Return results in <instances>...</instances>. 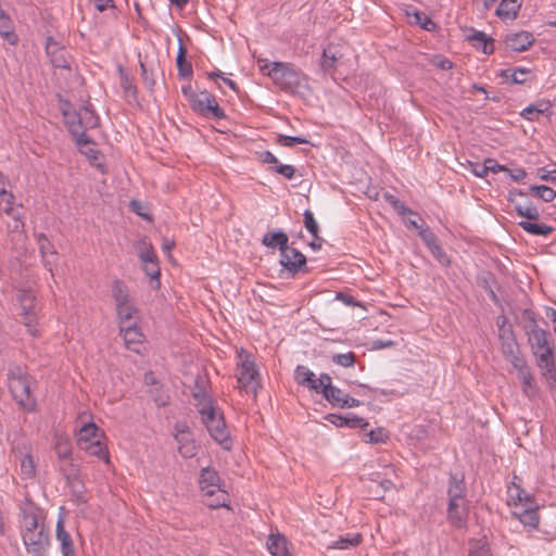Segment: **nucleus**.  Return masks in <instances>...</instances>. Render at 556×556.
Segmentation results:
<instances>
[{"instance_id": "nucleus-16", "label": "nucleus", "mask_w": 556, "mask_h": 556, "mask_svg": "<svg viewBox=\"0 0 556 556\" xmlns=\"http://www.w3.org/2000/svg\"><path fill=\"white\" fill-rule=\"evenodd\" d=\"M325 419L339 428L348 427L352 429H364L368 426V422L363 417H359L352 413H349L344 416L338 414H328L325 416Z\"/></svg>"}, {"instance_id": "nucleus-15", "label": "nucleus", "mask_w": 556, "mask_h": 556, "mask_svg": "<svg viewBox=\"0 0 556 556\" xmlns=\"http://www.w3.org/2000/svg\"><path fill=\"white\" fill-rule=\"evenodd\" d=\"M466 40L469 41L473 48L481 50L484 54H491L494 52L493 39L481 30L468 28L466 33Z\"/></svg>"}, {"instance_id": "nucleus-34", "label": "nucleus", "mask_w": 556, "mask_h": 556, "mask_svg": "<svg viewBox=\"0 0 556 556\" xmlns=\"http://www.w3.org/2000/svg\"><path fill=\"white\" fill-rule=\"evenodd\" d=\"M520 522L527 527L536 529L539 526V515L536 508L531 506H526L521 508L519 511L514 513Z\"/></svg>"}, {"instance_id": "nucleus-61", "label": "nucleus", "mask_w": 556, "mask_h": 556, "mask_svg": "<svg viewBox=\"0 0 556 556\" xmlns=\"http://www.w3.org/2000/svg\"><path fill=\"white\" fill-rule=\"evenodd\" d=\"M130 210L143 219L151 220V215L147 212V207L143 203L138 200H131L129 202Z\"/></svg>"}, {"instance_id": "nucleus-50", "label": "nucleus", "mask_w": 556, "mask_h": 556, "mask_svg": "<svg viewBox=\"0 0 556 556\" xmlns=\"http://www.w3.org/2000/svg\"><path fill=\"white\" fill-rule=\"evenodd\" d=\"M315 383L309 386V390L323 395L327 391L328 387H333L331 383V377L328 374H321L319 378L315 377Z\"/></svg>"}, {"instance_id": "nucleus-64", "label": "nucleus", "mask_w": 556, "mask_h": 556, "mask_svg": "<svg viewBox=\"0 0 556 556\" xmlns=\"http://www.w3.org/2000/svg\"><path fill=\"white\" fill-rule=\"evenodd\" d=\"M542 110L534 108L533 104L528 105L520 112V116L527 121L534 122L539 118Z\"/></svg>"}, {"instance_id": "nucleus-13", "label": "nucleus", "mask_w": 556, "mask_h": 556, "mask_svg": "<svg viewBox=\"0 0 556 556\" xmlns=\"http://www.w3.org/2000/svg\"><path fill=\"white\" fill-rule=\"evenodd\" d=\"M46 53L53 67L62 70L70 68L65 48L51 36L46 40Z\"/></svg>"}, {"instance_id": "nucleus-31", "label": "nucleus", "mask_w": 556, "mask_h": 556, "mask_svg": "<svg viewBox=\"0 0 556 556\" xmlns=\"http://www.w3.org/2000/svg\"><path fill=\"white\" fill-rule=\"evenodd\" d=\"M121 87L124 97L128 102L137 101V87L134 85L130 76L124 71L123 66H118Z\"/></svg>"}, {"instance_id": "nucleus-51", "label": "nucleus", "mask_w": 556, "mask_h": 556, "mask_svg": "<svg viewBox=\"0 0 556 556\" xmlns=\"http://www.w3.org/2000/svg\"><path fill=\"white\" fill-rule=\"evenodd\" d=\"M531 191L545 202H552L556 198V191L547 186H531Z\"/></svg>"}, {"instance_id": "nucleus-48", "label": "nucleus", "mask_w": 556, "mask_h": 556, "mask_svg": "<svg viewBox=\"0 0 556 556\" xmlns=\"http://www.w3.org/2000/svg\"><path fill=\"white\" fill-rule=\"evenodd\" d=\"M138 256L142 264L157 261V256L155 254V251H154L152 244L148 243L146 241L141 242V247L139 248Z\"/></svg>"}, {"instance_id": "nucleus-12", "label": "nucleus", "mask_w": 556, "mask_h": 556, "mask_svg": "<svg viewBox=\"0 0 556 556\" xmlns=\"http://www.w3.org/2000/svg\"><path fill=\"white\" fill-rule=\"evenodd\" d=\"M501 345L505 358L515 367V364L525 362V357L520 353L519 345L515 339L513 330H502Z\"/></svg>"}, {"instance_id": "nucleus-3", "label": "nucleus", "mask_w": 556, "mask_h": 556, "mask_svg": "<svg viewBox=\"0 0 556 556\" xmlns=\"http://www.w3.org/2000/svg\"><path fill=\"white\" fill-rule=\"evenodd\" d=\"M105 434L94 422H88L77 432V445L91 456L109 462V451L104 443Z\"/></svg>"}, {"instance_id": "nucleus-46", "label": "nucleus", "mask_w": 556, "mask_h": 556, "mask_svg": "<svg viewBox=\"0 0 556 556\" xmlns=\"http://www.w3.org/2000/svg\"><path fill=\"white\" fill-rule=\"evenodd\" d=\"M348 394L344 393L341 389L337 387H328L327 391L323 395L326 401H328L332 406L341 407L342 402L344 401V396Z\"/></svg>"}, {"instance_id": "nucleus-17", "label": "nucleus", "mask_w": 556, "mask_h": 556, "mask_svg": "<svg viewBox=\"0 0 556 556\" xmlns=\"http://www.w3.org/2000/svg\"><path fill=\"white\" fill-rule=\"evenodd\" d=\"M534 42L533 35L529 31L513 33L506 35V47L515 52L528 50Z\"/></svg>"}, {"instance_id": "nucleus-42", "label": "nucleus", "mask_w": 556, "mask_h": 556, "mask_svg": "<svg viewBox=\"0 0 556 556\" xmlns=\"http://www.w3.org/2000/svg\"><path fill=\"white\" fill-rule=\"evenodd\" d=\"M8 232L11 235L12 242H18L25 237L24 218L7 222Z\"/></svg>"}, {"instance_id": "nucleus-27", "label": "nucleus", "mask_w": 556, "mask_h": 556, "mask_svg": "<svg viewBox=\"0 0 556 556\" xmlns=\"http://www.w3.org/2000/svg\"><path fill=\"white\" fill-rule=\"evenodd\" d=\"M116 313L119 327L129 324H138L139 321V312L130 302L124 305H118L116 307Z\"/></svg>"}, {"instance_id": "nucleus-1", "label": "nucleus", "mask_w": 556, "mask_h": 556, "mask_svg": "<svg viewBox=\"0 0 556 556\" xmlns=\"http://www.w3.org/2000/svg\"><path fill=\"white\" fill-rule=\"evenodd\" d=\"M260 71L283 92L295 94L308 88L306 75L292 63L257 60Z\"/></svg>"}, {"instance_id": "nucleus-49", "label": "nucleus", "mask_w": 556, "mask_h": 556, "mask_svg": "<svg viewBox=\"0 0 556 556\" xmlns=\"http://www.w3.org/2000/svg\"><path fill=\"white\" fill-rule=\"evenodd\" d=\"M515 211L519 216L526 217L530 220H536L540 217L538 208L531 203L527 205L515 204Z\"/></svg>"}, {"instance_id": "nucleus-60", "label": "nucleus", "mask_w": 556, "mask_h": 556, "mask_svg": "<svg viewBox=\"0 0 556 556\" xmlns=\"http://www.w3.org/2000/svg\"><path fill=\"white\" fill-rule=\"evenodd\" d=\"M521 317H522V320L525 323H527V325H525V328L528 331H530L531 329H534L535 327H539L538 321H536V315L531 308H525L521 312Z\"/></svg>"}, {"instance_id": "nucleus-39", "label": "nucleus", "mask_w": 556, "mask_h": 556, "mask_svg": "<svg viewBox=\"0 0 556 556\" xmlns=\"http://www.w3.org/2000/svg\"><path fill=\"white\" fill-rule=\"evenodd\" d=\"M518 226L525 231L535 236H548L554 231L553 227L548 225L531 223L528 220L519 222Z\"/></svg>"}, {"instance_id": "nucleus-29", "label": "nucleus", "mask_w": 556, "mask_h": 556, "mask_svg": "<svg viewBox=\"0 0 556 556\" xmlns=\"http://www.w3.org/2000/svg\"><path fill=\"white\" fill-rule=\"evenodd\" d=\"M35 383V379L28 375V380L25 383L24 387V394L18 400V405L27 410V412H34L37 406L36 399L33 394V386Z\"/></svg>"}, {"instance_id": "nucleus-37", "label": "nucleus", "mask_w": 556, "mask_h": 556, "mask_svg": "<svg viewBox=\"0 0 556 556\" xmlns=\"http://www.w3.org/2000/svg\"><path fill=\"white\" fill-rule=\"evenodd\" d=\"M178 444V452L184 458H191L195 456L198 446L191 434L176 439Z\"/></svg>"}, {"instance_id": "nucleus-52", "label": "nucleus", "mask_w": 556, "mask_h": 556, "mask_svg": "<svg viewBox=\"0 0 556 556\" xmlns=\"http://www.w3.org/2000/svg\"><path fill=\"white\" fill-rule=\"evenodd\" d=\"M331 361L342 367H352L355 364L356 355L353 352L333 354Z\"/></svg>"}, {"instance_id": "nucleus-7", "label": "nucleus", "mask_w": 556, "mask_h": 556, "mask_svg": "<svg viewBox=\"0 0 556 556\" xmlns=\"http://www.w3.org/2000/svg\"><path fill=\"white\" fill-rule=\"evenodd\" d=\"M66 105L67 108L62 109V114L64 116L65 125L74 137L76 144L79 148L90 144L92 140L87 135V130L89 129L85 128V122H83V115L79 109L76 111L72 110L68 103Z\"/></svg>"}, {"instance_id": "nucleus-22", "label": "nucleus", "mask_w": 556, "mask_h": 556, "mask_svg": "<svg viewBox=\"0 0 556 556\" xmlns=\"http://www.w3.org/2000/svg\"><path fill=\"white\" fill-rule=\"evenodd\" d=\"M343 58L338 46L329 45L324 49L320 60V68L324 73L330 74L337 68L338 62Z\"/></svg>"}, {"instance_id": "nucleus-23", "label": "nucleus", "mask_w": 556, "mask_h": 556, "mask_svg": "<svg viewBox=\"0 0 556 556\" xmlns=\"http://www.w3.org/2000/svg\"><path fill=\"white\" fill-rule=\"evenodd\" d=\"M56 540L61 544V552L63 556H76L74 543L71 534L64 528V521L62 518L58 519L55 529Z\"/></svg>"}, {"instance_id": "nucleus-55", "label": "nucleus", "mask_w": 556, "mask_h": 556, "mask_svg": "<svg viewBox=\"0 0 556 556\" xmlns=\"http://www.w3.org/2000/svg\"><path fill=\"white\" fill-rule=\"evenodd\" d=\"M142 269L146 273V275L151 278L152 281H156V287H159L160 286V275H161L159 262L156 261V262L146 263V264H143Z\"/></svg>"}, {"instance_id": "nucleus-4", "label": "nucleus", "mask_w": 556, "mask_h": 556, "mask_svg": "<svg viewBox=\"0 0 556 556\" xmlns=\"http://www.w3.org/2000/svg\"><path fill=\"white\" fill-rule=\"evenodd\" d=\"M199 414L201 416L202 424L207 429L210 435L225 450H230L232 441L227 429L224 414L218 407L206 406L200 407Z\"/></svg>"}, {"instance_id": "nucleus-19", "label": "nucleus", "mask_w": 556, "mask_h": 556, "mask_svg": "<svg viewBox=\"0 0 556 556\" xmlns=\"http://www.w3.org/2000/svg\"><path fill=\"white\" fill-rule=\"evenodd\" d=\"M206 379L202 376H198L194 380L192 388V396L197 401L198 409L200 407L215 406L214 399L206 391Z\"/></svg>"}, {"instance_id": "nucleus-40", "label": "nucleus", "mask_w": 556, "mask_h": 556, "mask_svg": "<svg viewBox=\"0 0 556 556\" xmlns=\"http://www.w3.org/2000/svg\"><path fill=\"white\" fill-rule=\"evenodd\" d=\"M294 379L298 384L309 389V386L315 383V374L306 366L298 365L294 370Z\"/></svg>"}, {"instance_id": "nucleus-30", "label": "nucleus", "mask_w": 556, "mask_h": 556, "mask_svg": "<svg viewBox=\"0 0 556 556\" xmlns=\"http://www.w3.org/2000/svg\"><path fill=\"white\" fill-rule=\"evenodd\" d=\"M287 539L280 534H271L267 540V548L273 556H289Z\"/></svg>"}, {"instance_id": "nucleus-36", "label": "nucleus", "mask_w": 556, "mask_h": 556, "mask_svg": "<svg viewBox=\"0 0 556 556\" xmlns=\"http://www.w3.org/2000/svg\"><path fill=\"white\" fill-rule=\"evenodd\" d=\"M112 296L115 301L116 307L118 305H124L130 302L129 291L127 286L121 281L115 280L112 286Z\"/></svg>"}, {"instance_id": "nucleus-33", "label": "nucleus", "mask_w": 556, "mask_h": 556, "mask_svg": "<svg viewBox=\"0 0 556 556\" xmlns=\"http://www.w3.org/2000/svg\"><path fill=\"white\" fill-rule=\"evenodd\" d=\"M530 73L529 68L526 67H515V68H506L502 70L498 74L500 77L505 80H509L511 84H523L527 80V75Z\"/></svg>"}, {"instance_id": "nucleus-32", "label": "nucleus", "mask_w": 556, "mask_h": 556, "mask_svg": "<svg viewBox=\"0 0 556 556\" xmlns=\"http://www.w3.org/2000/svg\"><path fill=\"white\" fill-rule=\"evenodd\" d=\"M521 7V1L516 0H501L497 9L496 15L501 18H510L514 20L518 15V11Z\"/></svg>"}, {"instance_id": "nucleus-41", "label": "nucleus", "mask_w": 556, "mask_h": 556, "mask_svg": "<svg viewBox=\"0 0 556 556\" xmlns=\"http://www.w3.org/2000/svg\"><path fill=\"white\" fill-rule=\"evenodd\" d=\"M0 36L10 45H15L17 42V36L12 30L11 20L7 14L0 15Z\"/></svg>"}, {"instance_id": "nucleus-59", "label": "nucleus", "mask_w": 556, "mask_h": 556, "mask_svg": "<svg viewBox=\"0 0 556 556\" xmlns=\"http://www.w3.org/2000/svg\"><path fill=\"white\" fill-rule=\"evenodd\" d=\"M58 258H59V255H58L56 251L52 252L50 254L41 255L42 264H43L45 268L51 274L52 278L54 277L53 268L55 267V265L58 263Z\"/></svg>"}, {"instance_id": "nucleus-62", "label": "nucleus", "mask_w": 556, "mask_h": 556, "mask_svg": "<svg viewBox=\"0 0 556 556\" xmlns=\"http://www.w3.org/2000/svg\"><path fill=\"white\" fill-rule=\"evenodd\" d=\"M270 170L282 175L287 179H292L295 174V168L292 165L288 164H276L275 166L270 167Z\"/></svg>"}, {"instance_id": "nucleus-63", "label": "nucleus", "mask_w": 556, "mask_h": 556, "mask_svg": "<svg viewBox=\"0 0 556 556\" xmlns=\"http://www.w3.org/2000/svg\"><path fill=\"white\" fill-rule=\"evenodd\" d=\"M469 556H493L486 542H477L470 549Z\"/></svg>"}, {"instance_id": "nucleus-44", "label": "nucleus", "mask_w": 556, "mask_h": 556, "mask_svg": "<svg viewBox=\"0 0 556 556\" xmlns=\"http://www.w3.org/2000/svg\"><path fill=\"white\" fill-rule=\"evenodd\" d=\"M383 199L388 202L393 210L401 216L412 215L413 211L407 207L402 201H400L395 195L390 192L383 193Z\"/></svg>"}, {"instance_id": "nucleus-38", "label": "nucleus", "mask_w": 556, "mask_h": 556, "mask_svg": "<svg viewBox=\"0 0 556 556\" xmlns=\"http://www.w3.org/2000/svg\"><path fill=\"white\" fill-rule=\"evenodd\" d=\"M362 542L361 533H348L333 541L330 545L331 548L348 549L357 546Z\"/></svg>"}, {"instance_id": "nucleus-6", "label": "nucleus", "mask_w": 556, "mask_h": 556, "mask_svg": "<svg viewBox=\"0 0 556 556\" xmlns=\"http://www.w3.org/2000/svg\"><path fill=\"white\" fill-rule=\"evenodd\" d=\"M18 302L21 306V317L25 325L27 332L33 337L38 333L37 321H38V305L36 296L31 291L23 290L18 294Z\"/></svg>"}, {"instance_id": "nucleus-10", "label": "nucleus", "mask_w": 556, "mask_h": 556, "mask_svg": "<svg viewBox=\"0 0 556 556\" xmlns=\"http://www.w3.org/2000/svg\"><path fill=\"white\" fill-rule=\"evenodd\" d=\"M26 552L30 556H47L50 547V533L47 527L22 535Z\"/></svg>"}, {"instance_id": "nucleus-53", "label": "nucleus", "mask_w": 556, "mask_h": 556, "mask_svg": "<svg viewBox=\"0 0 556 556\" xmlns=\"http://www.w3.org/2000/svg\"><path fill=\"white\" fill-rule=\"evenodd\" d=\"M303 216L305 228L314 238H317V233H319V226L314 217V214L312 213V211L305 210Z\"/></svg>"}, {"instance_id": "nucleus-47", "label": "nucleus", "mask_w": 556, "mask_h": 556, "mask_svg": "<svg viewBox=\"0 0 556 556\" xmlns=\"http://www.w3.org/2000/svg\"><path fill=\"white\" fill-rule=\"evenodd\" d=\"M21 475L25 479L33 478L36 473L35 463L29 454H25L20 459Z\"/></svg>"}, {"instance_id": "nucleus-11", "label": "nucleus", "mask_w": 556, "mask_h": 556, "mask_svg": "<svg viewBox=\"0 0 556 556\" xmlns=\"http://www.w3.org/2000/svg\"><path fill=\"white\" fill-rule=\"evenodd\" d=\"M528 334L529 342L532 345V349H536L538 352L540 353L539 359L542 363H548L553 357V350L548 345L547 331L539 327H535L534 329L528 331Z\"/></svg>"}, {"instance_id": "nucleus-54", "label": "nucleus", "mask_w": 556, "mask_h": 556, "mask_svg": "<svg viewBox=\"0 0 556 556\" xmlns=\"http://www.w3.org/2000/svg\"><path fill=\"white\" fill-rule=\"evenodd\" d=\"M276 141L282 147H294L295 144L308 143V140L304 137L287 135H278Z\"/></svg>"}, {"instance_id": "nucleus-25", "label": "nucleus", "mask_w": 556, "mask_h": 556, "mask_svg": "<svg viewBox=\"0 0 556 556\" xmlns=\"http://www.w3.org/2000/svg\"><path fill=\"white\" fill-rule=\"evenodd\" d=\"M518 372V378L522 383V391L527 396H533L535 393V388L533 384V376L531 374L530 367L527 362H522L520 364H515L514 367Z\"/></svg>"}, {"instance_id": "nucleus-43", "label": "nucleus", "mask_w": 556, "mask_h": 556, "mask_svg": "<svg viewBox=\"0 0 556 556\" xmlns=\"http://www.w3.org/2000/svg\"><path fill=\"white\" fill-rule=\"evenodd\" d=\"M406 14L407 16H414L415 24L419 25L425 30L431 31L437 27L435 23L429 16L416 9H413V11L407 10Z\"/></svg>"}, {"instance_id": "nucleus-45", "label": "nucleus", "mask_w": 556, "mask_h": 556, "mask_svg": "<svg viewBox=\"0 0 556 556\" xmlns=\"http://www.w3.org/2000/svg\"><path fill=\"white\" fill-rule=\"evenodd\" d=\"M79 111L85 122V128L93 129L99 126V116L94 113L91 105H81Z\"/></svg>"}, {"instance_id": "nucleus-9", "label": "nucleus", "mask_w": 556, "mask_h": 556, "mask_svg": "<svg viewBox=\"0 0 556 556\" xmlns=\"http://www.w3.org/2000/svg\"><path fill=\"white\" fill-rule=\"evenodd\" d=\"M258 372L254 361L251 359L250 355H245L238 365V383L239 388L244 390L247 393L256 395L258 383Z\"/></svg>"}, {"instance_id": "nucleus-28", "label": "nucleus", "mask_w": 556, "mask_h": 556, "mask_svg": "<svg viewBox=\"0 0 556 556\" xmlns=\"http://www.w3.org/2000/svg\"><path fill=\"white\" fill-rule=\"evenodd\" d=\"M200 486L203 492L212 489H220L219 482L220 478L218 472L211 468L206 467L201 470L200 473Z\"/></svg>"}, {"instance_id": "nucleus-57", "label": "nucleus", "mask_w": 556, "mask_h": 556, "mask_svg": "<svg viewBox=\"0 0 556 556\" xmlns=\"http://www.w3.org/2000/svg\"><path fill=\"white\" fill-rule=\"evenodd\" d=\"M37 244L39 248L40 255L55 252L54 245L50 242V240L45 233H39L37 236Z\"/></svg>"}, {"instance_id": "nucleus-35", "label": "nucleus", "mask_w": 556, "mask_h": 556, "mask_svg": "<svg viewBox=\"0 0 556 556\" xmlns=\"http://www.w3.org/2000/svg\"><path fill=\"white\" fill-rule=\"evenodd\" d=\"M479 285L483 288V290L489 294L491 301L495 305H500V299L496 295L493 286L496 285L495 277L490 271L483 273L479 276Z\"/></svg>"}, {"instance_id": "nucleus-20", "label": "nucleus", "mask_w": 556, "mask_h": 556, "mask_svg": "<svg viewBox=\"0 0 556 556\" xmlns=\"http://www.w3.org/2000/svg\"><path fill=\"white\" fill-rule=\"evenodd\" d=\"M119 333L124 339L125 346L128 350L138 352V345L142 342L143 334L138 324L126 325L119 327Z\"/></svg>"}, {"instance_id": "nucleus-14", "label": "nucleus", "mask_w": 556, "mask_h": 556, "mask_svg": "<svg viewBox=\"0 0 556 556\" xmlns=\"http://www.w3.org/2000/svg\"><path fill=\"white\" fill-rule=\"evenodd\" d=\"M288 236L282 230L269 231L264 235L262 243L268 248H278L282 256L286 257V253H292L298 255V249L289 247Z\"/></svg>"}, {"instance_id": "nucleus-58", "label": "nucleus", "mask_w": 556, "mask_h": 556, "mask_svg": "<svg viewBox=\"0 0 556 556\" xmlns=\"http://www.w3.org/2000/svg\"><path fill=\"white\" fill-rule=\"evenodd\" d=\"M55 452L58 457L63 460L70 459L72 455V448L66 440H60L56 442Z\"/></svg>"}, {"instance_id": "nucleus-21", "label": "nucleus", "mask_w": 556, "mask_h": 556, "mask_svg": "<svg viewBox=\"0 0 556 556\" xmlns=\"http://www.w3.org/2000/svg\"><path fill=\"white\" fill-rule=\"evenodd\" d=\"M280 265L288 270L289 274L294 276L300 271H306V257L298 250V255L286 253V258L280 253Z\"/></svg>"}, {"instance_id": "nucleus-24", "label": "nucleus", "mask_w": 556, "mask_h": 556, "mask_svg": "<svg viewBox=\"0 0 556 556\" xmlns=\"http://www.w3.org/2000/svg\"><path fill=\"white\" fill-rule=\"evenodd\" d=\"M187 48L179 39L178 52L176 56L177 75L180 79H191L193 68L191 62L187 60Z\"/></svg>"}, {"instance_id": "nucleus-2", "label": "nucleus", "mask_w": 556, "mask_h": 556, "mask_svg": "<svg viewBox=\"0 0 556 556\" xmlns=\"http://www.w3.org/2000/svg\"><path fill=\"white\" fill-rule=\"evenodd\" d=\"M447 520L455 528H464L468 516L466 483L463 476L450 473L447 484Z\"/></svg>"}, {"instance_id": "nucleus-8", "label": "nucleus", "mask_w": 556, "mask_h": 556, "mask_svg": "<svg viewBox=\"0 0 556 556\" xmlns=\"http://www.w3.org/2000/svg\"><path fill=\"white\" fill-rule=\"evenodd\" d=\"M45 525L42 510L31 501L21 505V534L40 530Z\"/></svg>"}, {"instance_id": "nucleus-26", "label": "nucleus", "mask_w": 556, "mask_h": 556, "mask_svg": "<svg viewBox=\"0 0 556 556\" xmlns=\"http://www.w3.org/2000/svg\"><path fill=\"white\" fill-rule=\"evenodd\" d=\"M229 495L225 490L212 489L204 492V503L213 509L228 507Z\"/></svg>"}, {"instance_id": "nucleus-18", "label": "nucleus", "mask_w": 556, "mask_h": 556, "mask_svg": "<svg viewBox=\"0 0 556 556\" xmlns=\"http://www.w3.org/2000/svg\"><path fill=\"white\" fill-rule=\"evenodd\" d=\"M10 390L14 400L18 403L20 397L24 394V387L28 380V374L21 367L15 366L10 369Z\"/></svg>"}, {"instance_id": "nucleus-56", "label": "nucleus", "mask_w": 556, "mask_h": 556, "mask_svg": "<svg viewBox=\"0 0 556 556\" xmlns=\"http://www.w3.org/2000/svg\"><path fill=\"white\" fill-rule=\"evenodd\" d=\"M366 435L367 442L372 444L384 443L389 439V434L383 428L370 430Z\"/></svg>"}, {"instance_id": "nucleus-5", "label": "nucleus", "mask_w": 556, "mask_h": 556, "mask_svg": "<svg viewBox=\"0 0 556 556\" xmlns=\"http://www.w3.org/2000/svg\"><path fill=\"white\" fill-rule=\"evenodd\" d=\"M191 110L197 114L214 119L226 117L224 110L218 105L216 97L207 90H201L189 103Z\"/></svg>"}]
</instances>
